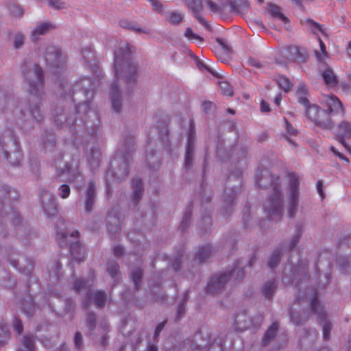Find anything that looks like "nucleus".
Segmentation results:
<instances>
[{
    "label": "nucleus",
    "mask_w": 351,
    "mask_h": 351,
    "mask_svg": "<svg viewBox=\"0 0 351 351\" xmlns=\"http://www.w3.org/2000/svg\"><path fill=\"white\" fill-rule=\"evenodd\" d=\"M88 298H92L98 308H103L107 301V294L104 291H88Z\"/></svg>",
    "instance_id": "a878e982"
},
{
    "label": "nucleus",
    "mask_w": 351,
    "mask_h": 351,
    "mask_svg": "<svg viewBox=\"0 0 351 351\" xmlns=\"http://www.w3.org/2000/svg\"><path fill=\"white\" fill-rule=\"evenodd\" d=\"M247 0H232L229 2L231 11L238 14L245 13L249 8Z\"/></svg>",
    "instance_id": "bb28decb"
},
{
    "label": "nucleus",
    "mask_w": 351,
    "mask_h": 351,
    "mask_svg": "<svg viewBox=\"0 0 351 351\" xmlns=\"http://www.w3.org/2000/svg\"><path fill=\"white\" fill-rule=\"evenodd\" d=\"M278 329L277 323L272 324L265 332L262 339V344L264 346L269 345L276 337Z\"/></svg>",
    "instance_id": "cd10ccee"
},
{
    "label": "nucleus",
    "mask_w": 351,
    "mask_h": 351,
    "mask_svg": "<svg viewBox=\"0 0 351 351\" xmlns=\"http://www.w3.org/2000/svg\"><path fill=\"white\" fill-rule=\"evenodd\" d=\"M311 309L313 313L317 315V321L322 325L323 337L325 340L330 338L331 323L327 319L324 306L320 304L317 296L314 294L310 301Z\"/></svg>",
    "instance_id": "9d476101"
},
{
    "label": "nucleus",
    "mask_w": 351,
    "mask_h": 351,
    "mask_svg": "<svg viewBox=\"0 0 351 351\" xmlns=\"http://www.w3.org/2000/svg\"><path fill=\"white\" fill-rule=\"evenodd\" d=\"M217 42L220 45L221 47V49L220 50H222L223 51H217V55L219 56V60H221V62H227L228 60L229 54L230 52V48L228 45H227L223 40L220 38H217Z\"/></svg>",
    "instance_id": "2f4dec72"
},
{
    "label": "nucleus",
    "mask_w": 351,
    "mask_h": 351,
    "mask_svg": "<svg viewBox=\"0 0 351 351\" xmlns=\"http://www.w3.org/2000/svg\"><path fill=\"white\" fill-rule=\"evenodd\" d=\"M4 158L9 161V162L14 166L19 165L22 159V155L19 150L16 149L12 153H9L7 151L3 152Z\"/></svg>",
    "instance_id": "7c9ffc66"
},
{
    "label": "nucleus",
    "mask_w": 351,
    "mask_h": 351,
    "mask_svg": "<svg viewBox=\"0 0 351 351\" xmlns=\"http://www.w3.org/2000/svg\"><path fill=\"white\" fill-rule=\"evenodd\" d=\"M302 234V231L301 228L298 226H297L296 232L293 236L289 244V250L293 249L299 243L300 238Z\"/></svg>",
    "instance_id": "de8ad7c7"
},
{
    "label": "nucleus",
    "mask_w": 351,
    "mask_h": 351,
    "mask_svg": "<svg viewBox=\"0 0 351 351\" xmlns=\"http://www.w3.org/2000/svg\"><path fill=\"white\" fill-rule=\"evenodd\" d=\"M132 186L133 189L132 199L135 205H136L141 199L144 193V187L142 180L139 178L133 179Z\"/></svg>",
    "instance_id": "b1692460"
},
{
    "label": "nucleus",
    "mask_w": 351,
    "mask_h": 351,
    "mask_svg": "<svg viewBox=\"0 0 351 351\" xmlns=\"http://www.w3.org/2000/svg\"><path fill=\"white\" fill-rule=\"evenodd\" d=\"M55 27L56 26L53 24L49 22L42 23L38 25L32 31V40L34 41L37 40L39 36L48 33L50 30L54 29Z\"/></svg>",
    "instance_id": "393cba45"
},
{
    "label": "nucleus",
    "mask_w": 351,
    "mask_h": 351,
    "mask_svg": "<svg viewBox=\"0 0 351 351\" xmlns=\"http://www.w3.org/2000/svg\"><path fill=\"white\" fill-rule=\"evenodd\" d=\"M134 146V140L132 136L125 139L119 149V154L111 162V167L107 172L108 177H114L117 181H122L128 176Z\"/></svg>",
    "instance_id": "7ed1b4c3"
},
{
    "label": "nucleus",
    "mask_w": 351,
    "mask_h": 351,
    "mask_svg": "<svg viewBox=\"0 0 351 351\" xmlns=\"http://www.w3.org/2000/svg\"><path fill=\"white\" fill-rule=\"evenodd\" d=\"M40 202L45 215L53 219L58 213L56 197L49 191L43 189L40 192Z\"/></svg>",
    "instance_id": "f8f14e48"
},
{
    "label": "nucleus",
    "mask_w": 351,
    "mask_h": 351,
    "mask_svg": "<svg viewBox=\"0 0 351 351\" xmlns=\"http://www.w3.org/2000/svg\"><path fill=\"white\" fill-rule=\"evenodd\" d=\"M277 288L278 285L275 279L273 278L267 280L264 283L261 289L262 295L265 300H271L276 294Z\"/></svg>",
    "instance_id": "4be33fe9"
},
{
    "label": "nucleus",
    "mask_w": 351,
    "mask_h": 351,
    "mask_svg": "<svg viewBox=\"0 0 351 351\" xmlns=\"http://www.w3.org/2000/svg\"><path fill=\"white\" fill-rule=\"evenodd\" d=\"M22 73L27 84L28 111L32 119L38 123L43 119L40 105L45 95V75L41 66L25 60L21 66Z\"/></svg>",
    "instance_id": "f03ea898"
},
{
    "label": "nucleus",
    "mask_w": 351,
    "mask_h": 351,
    "mask_svg": "<svg viewBox=\"0 0 351 351\" xmlns=\"http://www.w3.org/2000/svg\"><path fill=\"white\" fill-rule=\"evenodd\" d=\"M33 267L32 262L30 260H27L25 265L20 267L19 271L28 276L32 273Z\"/></svg>",
    "instance_id": "13d9d810"
},
{
    "label": "nucleus",
    "mask_w": 351,
    "mask_h": 351,
    "mask_svg": "<svg viewBox=\"0 0 351 351\" xmlns=\"http://www.w3.org/2000/svg\"><path fill=\"white\" fill-rule=\"evenodd\" d=\"M123 219L120 213L115 209L111 210L106 217V228L111 236L119 234Z\"/></svg>",
    "instance_id": "ddd939ff"
},
{
    "label": "nucleus",
    "mask_w": 351,
    "mask_h": 351,
    "mask_svg": "<svg viewBox=\"0 0 351 351\" xmlns=\"http://www.w3.org/2000/svg\"><path fill=\"white\" fill-rule=\"evenodd\" d=\"M132 51L128 47H120L114 52V76L111 84L110 97L114 112L119 113L122 108V99L119 90V80L123 77L128 91L137 84L138 65L132 61Z\"/></svg>",
    "instance_id": "f257e3e1"
},
{
    "label": "nucleus",
    "mask_w": 351,
    "mask_h": 351,
    "mask_svg": "<svg viewBox=\"0 0 351 351\" xmlns=\"http://www.w3.org/2000/svg\"><path fill=\"white\" fill-rule=\"evenodd\" d=\"M268 10L273 17L279 19L285 23L289 22L288 18L281 12V8L278 5L269 3L268 4Z\"/></svg>",
    "instance_id": "c756f323"
},
{
    "label": "nucleus",
    "mask_w": 351,
    "mask_h": 351,
    "mask_svg": "<svg viewBox=\"0 0 351 351\" xmlns=\"http://www.w3.org/2000/svg\"><path fill=\"white\" fill-rule=\"evenodd\" d=\"M142 276L143 270L141 268H137L131 273L132 280L134 284L136 289H138L140 286Z\"/></svg>",
    "instance_id": "a18cd8bd"
},
{
    "label": "nucleus",
    "mask_w": 351,
    "mask_h": 351,
    "mask_svg": "<svg viewBox=\"0 0 351 351\" xmlns=\"http://www.w3.org/2000/svg\"><path fill=\"white\" fill-rule=\"evenodd\" d=\"M186 302V299H184L183 301L179 304L178 306L177 313H176V319H180L185 314V304Z\"/></svg>",
    "instance_id": "6e6d98bb"
},
{
    "label": "nucleus",
    "mask_w": 351,
    "mask_h": 351,
    "mask_svg": "<svg viewBox=\"0 0 351 351\" xmlns=\"http://www.w3.org/2000/svg\"><path fill=\"white\" fill-rule=\"evenodd\" d=\"M75 307V304L72 299L68 298L66 300L65 309H64L66 312L69 313V312L74 311Z\"/></svg>",
    "instance_id": "338daca9"
},
{
    "label": "nucleus",
    "mask_w": 351,
    "mask_h": 351,
    "mask_svg": "<svg viewBox=\"0 0 351 351\" xmlns=\"http://www.w3.org/2000/svg\"><path fill=\"white\" fill-rule=\"evenodd\" d=\"M86 287V282L82 279H77L73 282V289L76 292H80Z\"/></svg>",
    "instance_id": "680f3d73"
},
{
    "label": "nucleus",
    "mask_w": 351,
    "mask_h": 351,
    "mask_svg": "<svg viewBox=\"0 0 351 351\" xmlns=\"http://www.w3.org/2000/svg\"><path fill=\"white\" fill-rule=\"evenodd\" d=\"M265 212L272 220H280L283 212V193L280 178H272L271 191L264 204Z\"/></svg>",
    "instance_id": "20e7f679"
},
{
    "label": "nucleus",
    "mask_w": 351,
    "mask_h": 351,
    "mask_svg": "<svg viewBox=\"0 0 351 351\" xmlns=\"http://www.w3.org/2000/svg\"><path fill=\"white\" fill-rule=\"evenodd\" d=\"M228 281V276L226 274H215L208 282L207 292L210 294H216L222 291Z\"/></svg>",
    "instance_id": "4468645a"
},
{
    "label": "nucleus",
    "mask_w": 351,
    "mask_h": 351,
    "mask_svg": "<svg viewBox=\"0 0 351 351\" xmlns=\"http://www.w3.org/2000/svg\"><path fill=\"white\" fill-rule=\"evenodd\" d=\"M79 232L75 230H58L56 239L60 245L70 246V251L73 258L78 262L82 261V247L78 242Z\"/></svg>",
    "instance_id": "423d86ee"
},
{
    "label": "nucleus",
    "mask_w": 351,
    "mask_h": 351,
    "mask_svg": "<svg viewBox=\"0 0 351 351\" xmlns=\"http://www.w3.org/2000/svg\"><path fill=\"white\" fill-rule=\"evenodd\" d=\"M212 254V249L210 245H205L199 248L196 254L197 258L200 263L204 262Z\"/></svg>",
    "instance_id": "c9c22d12"
},
{
    "label": "nucleus",
    "mask_w": 351,
    "mask_h": 351,
    "mask_svg": "<svg viewBox=\"0 0 351 351\" xmlns=\"http://www.w3.org/2000/svg\"><path fill=\"white\" fill-rule=\"evenodd\" d=\"M86 326L90 330L95 329L96 326V316L94 313L90 312L87 313Z\"/></svg>",
    "instance_id": "603ef678"
},
{
    "label": "nucleus",
    "mask_w": 351,
    "mask_h": 351,
    "mask_svg": "<svg viewBox=\"0 0 351 351\" xmlns=\"http://www.w3.org/2000/svg\"><path fill=\"white\" fill-rule=\"evenodd\" d=\"M13 325H14V330L17 333L21 334L23 332V327L22 322L21 321V319H19L18 318H15Z\"/></svg>",
    "instance_id": "774afa93"
},
{
    "label": "nucleus",
    "mask_w": 351,
    "mask_h": 351,
    "mask_svg": "<svg viewBox=\"0 0 351 351\" xmlns=\"http://www.w3.org/2000/svg\"><path fill=\"white\" fill-rule=\"evenodd\" d=\"M278 86L282 88L285 92H288L293 84L290 82L289 80L283 75H280L276 80Z\"/></svg>",
    "instance_id": "79ce46f5"
},
{
    "label": "nucleus",
    "mask_w": 351,
    "mask_h": 351,
    "mask_svg": "<svg viewBox=\"0 0 351 351\" xmlns=\"http://www.w3.org/2000/svg\"><path fill=\"white\" fill-rule=\"evenodd\" d=\"M193 156L194 141L192 134H189L184 157V166L186 169H190L192 167Z\"/></svg>",
    "instance_id": "5701e85b"
},
{
    "label": "nucleus",
    "mask_w": 351,
    "mask_h": 351,
    "mask_svg": "<svg viewBox=\"0 0 351 351\" xmlns=\"http://www.w3.org/2000/svg\"><path fill=\"white\" fill-rule=\"evenodd\" d=\"M47 5L49 7L57 10L67 8L66 3L61 0H47Z\"/></svg>",
    "instance_id": "09e8293b"
},
{
    "label": "nucleus",
    "mask_w": 351,
    "mask_h": 351,
    "mask_svg": "<svg viewBox=\"0 0 351 351\" xmlns=\"http://www.w3.org/2000/svg\"><path fill=\"white\" fill-rule=\"evenodd\" d=\"M192 211L191 208H188L184 213L182 220L180 224L179 228L182 231H184L189 226L191 219Z\"/></svg>",
    "instance_id": "a19ab883"
},
{
    "label": "nucleus",
    "mask_w": 351,
    "mask_h": 351,
    "mask_svg": "<svg viewBox=\"0 0 351 351\" xmlns=\"http://www.w3.org/2000/svg\"><path fill=\"white\" fill-rule=\"evenodd\" d=\"M102 154L99 148L94 147L87 153L88 164L92 169L99 167Z\"/></svg>",
    "instance_id": "aec40b11"
},
{
    "label": "nucleus",
    "mask_w": 351,
    "mask_h": 351,
    "mask_svg": "<svg viewBox=\"0 0 351 351\" xmlns=\"http://www.w3.org/2000/svg\"><path fill=\"white\" fill-rule=\"evenodd\" d=\"M182 15L177 12H171L169 17L167 18L169 23L173 25H176L180 23L182 21Z\"/></svg>",
    "instance_id": "8fccbe9b"
},
{
    "label": "nucleus",
    "mask_w": 351,
    "mask_h": 351,
    "mask_svg": "<svg viewBox=\"0 0 351 351\" xmlns=\"http://www.w3.org/2000/svg\"><path fill=\"white\" fill-rule=\"evenodd\" d=\"M203 1L204 0H186L188 6L192 11L194 16L201 24H202L207 29L209 30L210 29V25L200 14L203 10Z\"/></svg>",
    "instance_id": "dca6fc26"
},
{
    "label": "nucleus",
    "mask_w": 351,
    "mask_h": 351,
    "mask_svg": "<svg viewBox=\"0 0 351 351\" xmlns=\"http://www.w3.org/2000/svg\"><path fill=\"white\" fill-rule=\"evenodd\" d=\"M284 121L286 123V128H287V134L289 136H296L298 134L297 130H295L292 125L288 122L287 119L286 118L284 119Z\"/></svg>",
    "instance_id": "69168bd1"
},
{
    "label": "nucleus",
    "mask_w": 351,
    "mask_h": 351,
    "mask_svg": "<svg viewBox=\"0 0 351 351\" xmlns=\"http://www.w3.org/2000/svg\"><path fill=\"white\" fill-rule=\"evenodd\" d=\"M322 77L326 82V84L330 86H335L338 80L333 73L332 70L330 68H327L322 73Z\"/></svg>",
    "instance_id": "473e14b6"
},
{
    "label": "nucleus",
    "mask_w": 351,
    "mask_h": 351,
    "mask_svg": "<svg viewBox=\"0 0 351 351\" xmlns=\"http://www.w3.org/2000/svg\"><path fill=\"white\" fill-rule=\"evenodd\" d=\"M119 24L121 27L137 34H145L147 35H150L152 34V30L150 29L141 28L136 23L127 19L120 20Z\"/></svg>",
    "instance_id": "412c9836"
},
{
    "label": "nucleus",
    "mask_w": 351,
    "mask_h": 351,
    "mask_svg": "<svg viewBox=\"0 0 351 351\" xmlns=\"http://www.w3.org/2000/svg\"><path fill=\"white\" fill-rule=\"evenodd\" d=\"M184 36L189 40H198L201 42L203 41V38L195 34L190 27H187L186 29Z\"/></svg>",
    "instance_id": "4d7b16f0"
},
{
    "label": "nucleus",
    "mask_w": 351,
    "mask_h": 351,
    "mask_svg": "<svg viewBox=\"0 0 351 351\" xmlns=\"http://www.w3.org/2000/svg\"><path fill=\"white\" fill-rule=\"evenodd\" d=\"M314 294L317 295L315 292H313L309 298L296 299L295 303L289 309L290 319L293 324L300 325L309 319L311 313H313L310 301Z\"/></svg>",
    "instance_id": "0eeeda50"
},
{
    "label": "nucleus",
    "mask_w": 351,
    "mask_h": 351,
    "mask_svg": "<svg viewBox=\"0 0 351 351\" xmlns=\"http://www.w3.org/2000/svg\"><path fill=\"white\" fill-rule=\"evenodd\" d=\"M13 102L11 97H6L3 93H0V109L4 110L8 108L10 103Z\"/></svg>",
    "instance_id": "5fc2aeb1"
},
{
    "label": "nucleus",
    "mask_w": 351,
    "mask_h": 351,
    "mask_svg": "<svg viewBox=\"0 0 351 351\" xmlns=\"http://www.w3.org/2000/svg\"><path fill=\"white\" fill-rule=\"evenodd\" d=\"M10 11L14 16H21L23 15V11L20 6L16 4H11L9 6Z\"/></svg>",
    "instance_id": "052dcab7"
},
{
    "label": "nucleus",
    "mask_w": 351,
    "mask_h": 351,
    "mask_svg": "<svg viewBox=\"0 0 351 351\" xmlns=\"http://www.w3.org/2000/svg\"><path fill=\"white\" fill-rule=\"evenodd\" d=\"M97 197L96 186L93 182H89L84 194V208L86 213L92 212Z\"/></svg>",
    "instance_id": "f3484780"
},
{
    "label": "nucleus",
    "mask_w": 351,
    "mask_h": 351,
    "mask_svg": "<svg viewBox=\"0 0 351 351\" xmlns=\"http://www.w3.org/2000/svg\"><path fill=\"white\" fill-rule=\"evenodd\" d=\"M281 258V252L280 250H275L270 257L269 258L267 262V266L273 269L276 267L280 263Z\"/></svg>",
    "instance_id": "e433bc0d"
},
{
    "label": "nucleus",
    "mask_w": 351,
    "mask_h": 351,
    "mask_svg": "<svg viewBox=\"0 0 351 351\" xmlns=\"http://www.w3.org/2000/svg\"><path fill=\"white\" fill-rule=\"evenodd\" d=\"M346 138H351V123L343 121L338 125L336 139L351 154V147L346 143Z\"/></svg>",
    "instance_id": "2eb2a0df"
},
{
    "label": "nucleus",
    "mask_w": 351,
    "mask_h": 351,
    "mask_svg": "<svg viewBox=\"0 0 351 351\" xmlns=\"http://www.w3.org/2000/svg\"><path fill=\"white\" fill-rule=\"evenodd\" d=\"M206 3L213 12L217 13L221 12V8L213 1L207 0L206 1Z\"/></svg>",
    "instance_id": "0e129e2a"
},
{
    "label": "nucleus",
    "mask_w": 351,
    "mask_h": 351,
    "mask_svg": "<svg viewBox=\"0 0 351 351\" xmlns=\"http://www.w3.org/2000/svg\"><path fill=\"white\" fill-rule=\"evenodd\" d=\"M306 116L319 126L330 130L332 128V123L329 118H325L327 112L322 110L317 106H310L306 108Z\"/></svg>",
    "instance_id": "9b49d317"
},
{
    "label": "nucleus",
    "mask_w": 351,
    "mask_h": 351,
    "mask_svg": "<svg viewBox=\"0 0 351 351\" xmlns=\"http://www.w3.org/2000/svg\"><path fill=\"white\" fill-rule=\"evenodd\" d=\"M317 40L319 44L321 52L315 51V53L317 60L320 62H323L325 58L327 56L328 53L326 51V45L323 40L319 37L317 38Z\"/></svg>",
    "instance_id": "c03bdc74"
},
{
    "label": "nucleus",
    "mask_w": 351,
    "mask_h": 351,
    "mask_svg": "<svg viewBox=\"0 0 351 351\" xmlns=\"http://www.w3.org/2000/svg\"><path fill=\"white\" fill-rule=\"evenodd\" d=\"M74 344L75 347L81 350L84 346L82 335L80 332H76L74 337Z\"/></svg>",
    "instance_id": "bf43d9fd"
},
{
    "label": "nucleus",
    "mask_w": 351,
    "mask_h": 351,
    "mask_svg": "<svg viewBox=\"0 0 351 351\" xmlns=\"http://www.w3.org/2000/svg\"><path fill=\"white\" fill-rule=\"evenodd\" d=\"M21 309L27 316H32L36 309L34 300L31 298H28L27 300H23L21 304Z\"/></svg>",
    "instance_id": "72a5a7b5"
},
{
    "label": "nucleus",
    "mask_w": 351,
    "mask_h": 351,
    "mask_svg": "<svg viewBox=\"0 0 351 351\" xmlns=\"http://www.w3.org/2000/svg\"><path fill=\"white\" fill-rule=\"evenodd\" d=\"M228 278V280L230 278H234L237 280H241L245 277V271L243 268L241 266L240 262L237 261L235 263L234 267L229 271L228 273H225Z\"/></svg>",
    "instance_id": "c85d7f7f"
},
{
    "label": "nucleus",
    "mask_w": 351,
    "mask_h": 351,
    "mask_svg": "<svg viewBox=\"0 0 351 351\" xmlns=\"http://www.w3.org/2000/svg\"><path fill=\"white\" fill-rule=\"evenodd\" d=\"M325 103L328 107L326 118L332 112L339 113L344 115L345 110L341 101L335 95L328 96L326 98Z\"/></svg>",
    "instance_id": "a211bd4d"
},
{
    "label": "nucleus",
    "mask_w": 351,
    "mask_h": 351,
    "mask_svg": "<svg viewBox=\"0 0 351 351\" xmlns=\"http://www.w3.org/2000/svg\"><path fill=\"white\" fill-rule=\"evenodd\" d=\"M62 94L72 97L74 102H86L88 95L92 90V82L89 78H84L75 84L70 85L67 82L61 85Z\"/></svg>",
    "instance_id": "39448f33"
},
{
    "label": "nucleus",
    "mask_w": 351,
    "mask_h": 351,
    "mask_svg": "<svg viewBox=\"0 0 351 351\" xmlns=\"http://www.w3.org/2000/svg\"><path fill=\"white\" fill-rule=\"evenodd\" d=\"M205 345H199L192 340L187 339L184 342L183 347L188 351H201Z\"/></svg>",
    "instance_id": "37998d69"
},
{
    "label": "nucleus",
    "mask_w": 351,
    "mask_h": 351,
    "mask_svg": "<svg viewBox=\"0 0 351 351\" xmlns=\"http://www.w3.org/2000/svg\"><path fill=\"white\" fill-rule=\"evenodd\" d=\"M305 23L309 26L310 31L313 34H316L315 31L317 30L319 32H321L323 35H326V32L325 29L322 27V26L319 23L313 21V19H308L305 21Z\"/></svg>",
    "instance_id": "4c0bfd02"
},
{
    "label": "nucleus",
    "mask_w": 351,
    "mask_h": 351,
    "mask_svg": "<svg viewBox=\"0 0 351 351\" xmlns=\"http://www.w3.org/2000/svg\"><path fill=\"white\" fill-rule=\"evenodd\" d=\"M24 43V37L23 35L21 34H16L14 40V46L16 49L21 48Z\"/></svg>",
    "instance_id": "e2e57ef3"
},
{
    "label": "nucleus",
    "mask_w": 351,
    "mask_h": 351,
    "mask_svg": "<svg viewBox=\"0 0 351 351\" xmlns=\"http://www.w3.org/2000/svg\"><path fill=\"white\" fill-rule=\"evenodd\" d=\"M219 91L221 94L227 96H232L233 95L232 87L228 82L225 81L219 82Z\"/></svg>",
    "instance_id": "49530a36"
},
{
    "label": "nucleus",
    "mask_w": 351,
    "mask_h": 351,
    "mask_svg": "<svg viewBox=\"0 0 351 351\" xmlns=\"http://www.w3.org/2000/svg\"><path fill=\"white\" fill-rule=\"evenodd\" d=\"M107 271L111 278L115 281L118 274L119 273V266L117 263L110 261L107 264Z\"/></svg>",
    "instance_id": "58836bf2"
},
{
    "label": "nucleus",
    "mask_w": 351,
    "mask_h": 351,
    "mask_svg": "<svg viewBox=\"0 0 351 351\" xmlns=\"http://www.w3.org/2000/svg\"><path fill=\"white\" fill-rule=\"evenodd\" d=\"M288 186V215L293 217L298 208L300 196V181L298 176L293 173L289 174Z\"/></svg>",
    "instance_id": "6e6552de"
},
{
    "label": "nucleus",
    "mask_w": 351,
    "mask_h": 351,
    "mask_svg": "<svg viewBox=\"0 0 351 351\" xmlns=\"http://www.w3.org/2000/svg\"><path fill=\"white\" fill-rule=\"evenodd\" d=\"M2 189L3 190L5 199H8L9 200H14L17 199L18 195L14 190L11 189L10 188L7 186L2 187Z\"/></svg>",
    "instance_id": "864d4df0"
},
{
    "label": "nucleus",
    "mask_w": 351,
    "mask_h": 351,
    "mask_svg": "<svg viewBox=\"0 0 351 351\" xmlns=\"http://www.w3.org/2000/svg\"><path fill=\"white\" fill-rule=\"evenodd\" d=\"M71 193L70 186L66 184H62L58 188V195L62 199L69 197Z\"/></svg>",
    "instance_id": "3c124183"
},
{
    "label": "nucleus",
    "mask_w": 351,
    "mask_h": 351,
    "mask_svg": "<svg viewBox=\"0 0 351 351\" xmlns=\"http://www.w3.org/2000/svg\"><path fill=\"white\" fill-rule=\"evenodd\" d=\"M10 339V332L7 326L1 324H0V347L3 346Z\"/></svg>",
    "instance_id": "ea45409f"
},
{
    "label": "nucleus",
    "mask_w": 351,
    "mask_h": 351,
    "mask_svg": "<svg viewBox=\"0 0 351 351\" xmlns=\"http://www.w3.org/2000/svg\"><path fill=\"white\" fill-rule=\"evenodd\" d=\"M252 324V321L245 312L237 313L234 317L233 325L238 331L247 330Z\"/></svg>",
    "instance_id": "6ab92c4d"
},
{
    "label": "nucleus",
    "mask_w": 351,
    "mask_h": 351,
    "mask_svg": "<svg viewBox=\"0 0 351 351\" xmlns=\"http://www.w3.org/2000/svg\"><path fill=\"white\" fill-rule=\"evenodd\" d=\"M23 347L27 351H36L35 337L29 334L24 336L22 340Z\"/></svg>",
    "instance_id": "f704fd0d"
},
{
    "label": "nucleus",
    "mask_w": 351,
    "mask_h": 351,
    "mask_svg": "<svg viewBox=\"0 0 351 351\" xmlns=\"http://www.w3.org/2000/svg\"><path fill=\"white\" fill-rule=\"evenodd\" d=\"M45 61L49 68L56 73H60L64 69L65 60L62 51L55 46H49L47 48Z\"/></svg>",
    "instance_id": "1a4fd4ad"
}]
</instances>
